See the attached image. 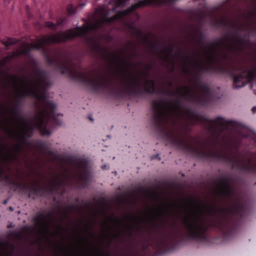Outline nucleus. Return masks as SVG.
<instances>
[{
  "instance_id": "1a4fd4ad",
  "label": "nucleus",
  "mask_w": 256,
  "mask_h": 256,
  "mask_svg": "<svg viewBox=\"0 0 256 256\" xmlns=\"http://www.w3.org/2000/svg\"><path fill=\"white\" fill-rule=\"evenodd\" d=\"M39 118V114L35 116L34 120H32L29 124L26 126V128L24 129V131H27L28 134H32L33 130L34 128L40 130V132L42 136H49L50 134V132L47 129V126L53 128L56 126H59L60 125L56 124L54 122L52 121V118H46L44 120V126H38V118Z\"/></svg>"
},
{
  "instance_id": "6e6552de",
  "label": "nucleus",
  "mask_w": 256,
  "mask_h": 256,
  "mask_svg": "<svg viewBox=\"0 0 256 256\" xmlns=\"http://www.w3.org/2000/svg\"><path fill=\"white\" fill-rule=\"evenodd\" d=\"M192 82L196 88L202 92L201 94L192 93L191 90L186 86L178 88L176 90V93L187 100L194 102L203 105L206 104L210 98V88L207 84L202 82L198 72L194 74Z\"/></svg>"
},
{
  "instance_id": "4d7b16f0",
  "label": "nucleus",
  "mask_w": 256,
  "mask_h": 256,
  "mask_svg": "<svg viewBox=\"0 0 256 256\" xmlns=\"http://www.w3.org/2000/svg\"><path fill=\"white\" fill-rule=\"evenodd\" d=\"M172 66H175L176 65H174V64H173Z\"/></svg>"
},
{
  "instance_id": "393cba45",
  "label": "nucleus",
  "mask_w": 256,
  "mask_h": 256,
  "mask_svg": "<svg viewBox=\"0 0 256 256\" xmlns=\"http://www.w3.org/2000/svg\"><path fill=\"white\" fill-rule=\"evenodd\" d=\"M58 24H54L50 22H45V26L52 30L55 29Z\"/></svg>"
},
{
  "instance_id": "473e14b6",
  "label": "nucleus",
  "mask_w": 256,
  "mask_h": 256,
  "mask_svg": "<svg viewBox=\"0 0 256 256\" xmlns=\"http://www.w3.org/2000/svg\"><path fill=\"white\" fill-rule=\"evenodd\" d=\"M249 57L252 59H256V51L254 52Z\"/></svg>"
},
{
  "instance_id": "f3484780",
  "label": "nucleus",
  "mask_w": 256,
  "mask_h": 256,
  "mask_svg": "<svg viewBox=\"0 0 256 256\" xmlns=\"http://www.w3.org/2000/svg\"><path fill=\"white\" fill-rule=\"evenodd\" d=\"M64 184V180L62 178H57L56 180H52L48 185L49 192L52 194L58 192Z\"/></svg>"
},
{
  "instance_id": "e433bc0d",
  "label": "nucleus",
  "mask_w": 256,
  "mask_h": 256,
  "mask_svg": "<svg viewBox=\"0 0 256 256\" xmlns=\"http://www.w3.org/2000/svg\"><path fill=\"white\" fill-rule=\"evenodd\" d=\"M4 179L6 180H9V176L8 175H5L4 176Z\"/></svg>"
},
{
  "instance_id": "5fc2aeb1",
  "label": "nucleus",
  "mask_w": 256,
  "mask_h": 256,
  "mask_svg": "<svg viewBox=\"0 0 256 256\" xmlns=\"http://www.w3.org/2000/svg\"><path fill=\"white\" fill-rule=\"evenodd\" d=\"M171 85H172V83H171V82H170V86H171Z\"/></svg>"
},
{
  "instance_id": "4c0bfd02",
  "label": "nucleus",
  "mask_w": 256,
  "mask_h": 256,
  "mask_svg": "<svg viewBox=\"0 0 256 256\" xmlns=\"http://www.w3.org/2000/svg\"><path fill=\"white\" fill-rule=\"evenodd\" d=\"M142 190V186H140L138 188H137V190L138 191V192H140Z\"/></svg>"
},
{
  "instance_id": "37998d69",
  "label": "nucleus",
  "mask_w": 256,
  "mask_h": 256,
  "mask_svg": "<svg viewBox=\"0 0 256 256\" xmlns=\"http://www.w3.org/2000/svg\"><path fill=\"white\" fill-rule=\"evenodd\" d=\"M89 119L92 122H93V120H94L93 118L91 116H89Z\"/></svg>"
},
{
  "instance_id": "2f4dec72",
  "label": "nucleus",
  "mask_w": 256,
  "mask_h": 256,
  "mask_svg": "<svg viewBox=\"0 0 256 256\" xmlns=\"http://www.w3.org/2000/svg\"><path fill=\"white\" fill-rule=\"evenodd\" d=\"M128 218H130L132 220L136 222V216H133V215H129L128 216Z\"/></svg>"
},
{
  "instance_id": "c03bdc74",
  "label": "nucleus",
  "mask_w": 256,
  "mask_h": 256,
  "mask_svg": "<svg viewBox=\"0 0 256 256\" xmlns=\"http://www.w3.org/2000/svg\"><path fill=\"white\" fill-rule=\"evenodd\" d=\"M190 201L192 202V204H195V203H196V202H195V200H190Z\"/></svg>"
},
{
  "instance_id": "72a5a7b5",
  "label": "nucleus",
  "mask_w": 256,
  "mask_h": 256,
  "mask_svg": "<svg viewBox=\"0 0 256 256\" xmlns=\"http://www.w3.org/2000/svg\"><path fill=\"white\" fill-rule=\"evenodd\" d=\"M12 78L13 81H14V82H16L18 80V77L16 76H12Z\"/></svg>"
},
{
  "instance_id": "f704fd0d",
  "label": "nucleus",
  "mask_w": 256,
  "mask_h": 256,
  "mask_svg": "<svg viewBox=\"0 0 256 256\" xmlns=\"http://www.w3.org/2000/svg\"><path fill=\"white\" fill-rule=\"evenodd\" d=\"M114 238H118L120 236V234L119 233H116V234H115L114 235Z\"/></svg>"
},
{
  "instance_id": "7c9ffc66",
  "label": "nucleus",
  "mask_w": 256,
  "mask_h": 256,
  "mask_svg": "<svg viewBox=\"0 0 256 256\" xmlns=\"http://www.w3.org/2000/svg\"><path fill=\"white\" fill-rule=\"evenodd\" d=\"M163 215L162 212H156L155 217L156 219H159L162 217Z\"/></svg>"
},
{
  "instance_id": "a211bd4d",
  "label": "nucleus",
  "mask_w": 256,
  "mask_h": 256,
  "mask_svg": "<svg viewBox=\"0 0 256 256\" xmlns=\"http://www.w3.org/2000/svg\"><path fill=\"white\" fill-rule=\"evenodd\" d=\"M21 103L22 101L19 98H16L14 106L10 110V112L18 119L20 120L25 122L26 120L20 115V107Z\"/></svg>"
},
{
  "instance_id": "4be33fe9",
  "label": "nucleus",
  "mask_w": 256,
  "mask_h": 256,
  "mask_svg": "<svg viewBox=\"0 0 256 256\" xmlns=\"http://www.w3.org/2000/svg\"><path fill=\"white\" fill-rule=\"evenodd\" d=\"M2 42L8 48L12 45L18 42V40L14 38H8L6 40H3Z\"/></svg>"
},
{
  "instance_id": "423d86ee",
  "label": "nucleus",
  "mask_w": 256,
  "mask_h": 256,
  "mask_svg": "<svg viewBox=\"0 0 256 256\" xmlns=\"http://www.w3.org/2000/svg\"><path fill=\"white\" fill-rule=\"evenodd\" d=\"M184 66L185 65H182ZM201 70L230 77L234 88L256 84V65H196Z\"/></svg>"
},
{
  "instance_id": "a19ab883",
  "label": "nucleus",
  "mask_w": 256,
  "mask_h": 256,
  "mask_svg": "<svg viewBox=\"0 0 256 256\" xmlns=\"http://www.w3.org/2000/svg\"><path fill=\"white\" fill-rule=\"evenodd\" d=\"M6 130L7 132H8V134H10L11 136H12V132H11L10 130H7V129H6Z\"/></svg>"
},
{
  "instance_id": "6e6d98bb",
  "label": "nucleus",
  "mask_w": 256,
  "mask_h": 256,
  "mask_svg": "<svg viewBox=\"0 0 256 256\" xmlns=\"http://www.w3.org/2000/svg\"><path fill=\"white\" fill-rule=\"evenodd\" d=\"M78 200L77 198V199L76 200V202H78Z\"/></svg>"
},
{
  "instance_id": "0eeeda50",
  "label": "nucleus",
  "mask_w": 256,
  "mask_h": 256,
  "mask_svg": "<svg viewBox=\"0 0 256 256\" xmlns=\"http://www.w3.org/2000/svg\"><path fill=\"white\" fill-rule=\"evenodd\" d=\"M158 56L164 62H180L181 64H200L202 62H212L217 59V52L208 47H204L202 52L196 54H174L172 48L170 46H166L162 48L158 53Z\"/></svg>"
},
{
  "instance_id": "09e8293b",
  "label": "nucleus",
  "mask_w": 256,
  "mask_h": 256,
  "mask_svg": "<svg viewBox=\"0 0 256 256\" xmlns=\"http://www.w3.org/2000/svg\"><path fill=\"white\" fill-rule=\"evenodd\" d=\"M28 198H30V193H29V194H28Z\"/></svg>"
},
{
  "instance_id": "58836bf2",
  "label": "nucleus",
  "mask_w": 256,
  "mask_h": 256,
  "mask_svg": "<svg viewBox=\"0 0 256 256\" xmlns=\"http://www.w3.org/2000/svg\"><path fill=\"white\" fill-rule=\"evenodd\" d=\"M252 111L253 113L255 112H256V107H254H254H253V108H252Z\"/></svg>"
},
{
  "instance_id": "79ce46f5",
  "label": "nucleus",
  "mask_w": 256,
  "mask_h": 256,
  "mask_svg": "<svg viewBox=\"0 0 256 256\" xmlns=\"http://www.w3.org/2000/svg\"><path fill=\"white\" fill-rule=\"evenodd\" d=\"M9 210H10V211H11V212H12V211H13V210H14L13 208H12V207H11V206H10V207L9 208Z\"/></svg>"
},
{
  "instance_id": "603ef678",
  "label": "nucleus",
  "mask_w": 256,
  "mask_h": 256,
  "mask_svg": "<svg viewBox=\"0 0 256 256\" xmlns=\"http://www.w3.org/2000/svg\"><path fill=\"white\" fill-rule=\"evenodd\" d=\"M60 221H62V222L63 220L62 218H60Z\"/></svg>"
},
{
  "instance_id": "4468645a",
  "label": "nucleus",
  "mask_w": 256,
  "mask_h": 256,
  "mask_svg": "<svg viewBox=\"0 0 256 256\" xmlns=\"http://www.w3.org/2000/svg\"><path fill=\"white\" fill-rule=\"evenodd\" d=\"M246 44L243 42L234 39L226 47L227 52L234 55H240L245 52Z\"/></svg>"
},
{
  "instance_id": "a878e982",
  "label": "nucleus",
  "mask_w": 256,
  "mask_h": 256,
  "mask_svg": "<svg viewBox=\"0 0 256 256\" xmlns=\"http://www.w3.org/2000/svg\"><path fill=\"white\" fill-rule=\"evenodd\" d=\"M125 226L128 233L129 236H131L132 235V232L133 231L132 227L128 224H126Z\"/></svg>"
},
{
  "instance_id": "c85d7f7f",
  "label": "nucleus",
  "mask_w": 256,
  "mask_h": 256,
  "mask_svg": "<svg viewBox=\"0 0 256 256\" xmlns=\"http://www.w3.org/2000/svg\"><path fill=\"white\" fill-rule=\"evenodd\" d=\"M67 10L69 12V14H72L74 12V9L73 8L71 4H68L67 6Z\"/></svg>"
},
{
  "instance_id": "cd10ccee",
  "label": "nucleus",
  "mask_w": 256,
  "mask_h": 256,
  "mask_svg": "<svg viewBox=\"0 0 256 256\" xmlns=\"http://www.w3.org/2000/svg\"><path fill=\"white\" fill-rule=\"evenodd\" d=\"M126 1L127 0H117L116 4L117 6H124L125 5Z\"/></svg>"
},
{
  "instance_id": "f8f14e48",
  "label": "nucleus",
  "mask_w": 256,
  "mask_h": 256,
  "mask_svg": "<svg viewBox=\"0 0 256 256\" xmlns=\"http://www.w3.org/2000/svg\"><path fill=\"white\" fill-rule=\"evenodd\" d=\"M54 215L55 212L54 211H49L47 213L46 216L42 212H39L38 216L34 218L33 221L35 224L38 226H40L44 224L48 231L49 230L50 221L48 220V218L53 222L56 223Z\"/></svg>"
},
{
  "instance_id": "412c9836",
  "label": "nucleus",
  "mask_w": 256,
  "mask_h": 256,
  "mask_svg": "<svg viewBox=\"0 0 256 256\" xmlns=\"http://www.w3.org/2000/svg\"><path fill=\"white\" fill-rule=\"evenodd\" d=\"M10 184H12L14 186L17 188H20L22 190L26 191L28 190V184H22L21 182L15 181H10Z\"/></svg>"
},
{
  "instance_id": "ea45409f",
  "label": "nucleus",
  "mask_w": 256,
  "mask_h": 256,
  "mask_svg": "<svg viewBox=\"0 0 256 256\" xmlns=\"http://www.w3.org/2000/svg\"><path fill=\"white\" fill-rule=\"evenodd\" d=\"M112 242V240L110 239V241L108 245L107 248H108L110 246Z\"/></svg>"
},
{
  "instance_id": "bb28decb",
  "label": "nucleus",
  "mask_w": 256,
  "mask_h": 256,
  "mask_svg": "<svg viewBox=\"0 0 256 256\" xmlns=\"http://www.w3.org/2000/svg\"><path fill=\"white\" fill-rule=\"evenodd\" d=\"M90 46L92 47V48L94 50H97L99 48L100 46L98 44L94 42V44H92L90 42H88Z\"/></svg>"
},
{
  "instance_id": "8fccbe9b",
  "label": "nucleus",
  "mask_w": 256,
  "mask_h": 256,
  "mask_svg": "<svg viewBox=\"0 0 256 256\" xmlns=\"http://www.w3.org/2000/svg\"><path fill=\"white\" fill-rule=\"evenodd\" d=\"M7 203V200H4V204H6Z\"/></svg>"
},
{
  "instance_id": "39448f33",
  "label": "nucleus",
  "mask_w": 256,
  "mask_h": 256,
  "mask_svg": "<svg viewBox=\"0 0 256 256\" xmlns=\"http://www.w3.org/2000/svg\"><path fill=\"white\" fill-rule=\"evenodd\" d=\"M36 78L32 82V97L40 101V109L38 110V126H44V120L46 118H52V121L57 125L62 122L56 114V106L47 98L46 91L51 85L49 73L44 70L36 67L34 70Z\"/></svg>"
},
{
  "instance_id": "ddd939ff",
  "label": "nucleus",
  "mask_w": 256,
  "mask_h": 256,
  "mask_svg": "<svg viewBox=\"0 0 256 256\" xmlns=\"http://www.w3.org/2000/svg\"><path fill=\"white\" fill-rule=\"evenodd\" d=\"M31 136L32 135L28 134L27 131L24 130L20 136H17V138L22 142V144H16L14 148L15 154H10V159L14 160H18L20 154L23 149V146L22 144H26L27 138H30Z\"/></svg>"
},
{
  "instance_id": "a18cd8bd",
  "label": "nucleus",
  "mask_w": 256,
  "mask_h": 256,
  "mask_svg": "<svg viewBox=\"0 0 256 256\" xmlns=\"http://www.w3.org/2000/svg\"><path fill=\"white\" fill-rule=\"evenodd\" d=\"M106 166H102V168L103 169V170H104L106 168Z\"/></svg>"
},
{
  "instance_id": "864d4df0",
  "label": "nucleus",
  "mask_w": 256,
  "mask_h": 256,
  "mask_svg": "<svg viewBox=\"0 0 256 256\" xmlns=\"http://www.w3.org/2000/svg\"><path fill=\"white\" fill-rule=\"evenodd\" d=\"M104 236H106V235H104ZM106 237H107V238H108V236H106Z\"/></svg>"
},
{
  "instance_id": "de8ad7c7",
  "label": "nucleus",
  "mask_w": 256,
  "mask_h": 256,
  "mask_svg": "<svg viewBox=\"0 0 256 256\" xmlns=\"http://www.w3.org/2000/svg\"><path fill=\"white\" fill-rule=\"evenodd\" d=\"M173 205H174V204H172V203H170V204H169V206H170V207H172Z\"/></svg>"
},
{
  "instance_id": "dca6fc26",
  "label": "nucleus",
  "mask_w": 256,
  "mask_h": 256,
  "mask_svg": "<svg viewBox=\"0 0 256 256\" xmlns=\"http://www.w3.org/2000/svg\"><path fill=\"white\" fill-rule=\"evenodd\" d=\"M36 146L42 150L44 154L47 155L49 157L55 159L57 158L56 154L52 150H48L49 147L46 143L43 141H38L36 144Z\"/></svg>"
},
{
  "instance_id": "3c124183",
  "label": "nucleus",
  "mask_w": 256,
  "mask_h": 256,
  "mask_svg": "<svg viewBox=\"0 0 256 256\" xmlns=\"http://www.w3.org/2000/svg\"><path fill=\"white\" fill-rule=\"evenodd\" d=\"M84 240H85L86 242H88V239H87V238H84Z\"/></svg>"
},
{
  "instance_id": "9d476101",
  "label": "nucleus",
  "mask_w": 256,
  "mask_h": 256,
  "mask_svg": "<svg viewBox=\"0 0 256 256\" xmlns=\"http://www.w3.org/2000/svg\"><path fill=\"white\" fill-rule=\"evenodd\" d=\"M104 58L110 62L111 64H128L129 58L127 52L125 50H120L106 52Z\"/></svg>"
},
{
  "instance_id": "c9c22d12",
  "label": "nucleus",
  "mask_w": 256,
  "mask_h": 256,
  "mask_svg": "<svg viewBox=\"0 0 256 256\" xmlns=\"http://www.w3.org/2000/svg\"><path fill=\"white\" fill-rule=\"evenodd\" d=\"M110 66L112 65H110ZM118 66H132V65H118ZM146 66H148V68H150V66H152V65H146Z\"/></svg>"
},
{
  "instance_id": "f03ea898",
  "label": "nucleus",
  "mask_w": 256,
  "mask_h": 256,
  "mask_svg": "<svg viewBox=\"0 0 256 256\" xmlns=\"http://www.w3.org/2000/svg\"><path fill=\"white\" fill-rule=\"evenodd\" d=\"M232 182V178L226 176L218 180L219 194L224 200L228 198L232 201V206L226 208L210 206L200 200L202 209L200 212L193 214L192 218L187 216L183 218L185 236L188 239L198 242L206 241L210 226L218 229L226 236H230L236 231L244 214L246 206L238 198H234Z\"/></svg>"
},
{
  "instance_id": "c756f323",
  "label": "nucleus",
  "mask_w": 256,
  "mask_h": 256,
  "mask_svg": "<svg viewBox=\"0 0 256 256\" xmlns=\"http://www.w3.org/2000/svg\"><path fill=\"white\" fill-rule=\"evenodd\" d=\"M4 173V168L0 166V179H2Z\"/></svg>"
},
{
  "instance_id": "6ab92c4d",
  "label": "nucleus",
  "mask_w": 256,
  "mask_h": 256,
  "mask_svg": "<svg viewBox=\"0 0 256 256\" xmlns=\"http://www.w3.org/2000/svg\"><path fill=\"white\" fill-rule=\"evenodd\" d=\"M21 81L22 82V83L24 84L26 88L25 90L23 92H20L18 96L16 98H19L20 100L22 98H26L27 96H30L32 97V94H33V88H27V86L28 84H32V82L26 80L24 78L21 79Z\"/></svg>"
},
{
  "instance_id": "13d9d810",
  "label": "nucleus",
  "mask_w": 256,
  "mask_h": 256,
  "mask_svg": "<svg viewBox=\"0 0 256 256\" xmlns=\"http://www.w3.org/2000/svg\"><path fill=\"white\" fill-rule=\"evenodd\" d=\"M2 65H0V66H2Z\"/></svg>"
},
{
  "instance_id": "aec40b11",
  "label": "nucleus",
  "mask_w": 256,
  "mask_h": 256,
  "mask_svg": "<svg viewBox=\"0 0 256 256\" xmlns=\"http://www.w3.org/2000/svg\"><path fill=\"white\" fill-rule=\"evenodd\" d=\"M78 208V206L75 204H69L66 210H63L64 216L65 218L70 220L69 212H74Z\"/></svg>"
},
{
  "instance_id": "b1692460",
  "label": "nucleus",
  "mask_w": 256,
  "mask_h": 256,
  "mask_svg": "<svg viewBox=\"0 0 256 256\" xmlns=\"http://www.w3.org/2000/svg\"><path fill=\"white\" fill-rule=\"evenodd\" d=\"M110 220L112 222H114L118 227L120 226L121 223L122 222V220L116 217L112 216L110 218Z\"/></svg>"
},
{
  "instance_id": "f257e3e1",
  "label": "nucleus",
  "mask_w": 256,
  "mask_h": 256,
  "mask_svg": "<svg viewBox=\"0 0 256 256\" xmlns=\"http://www.w3.org/2000/svg\"><path fill=\"white\" fill-rule=\"evenodd\" d=\"M152 106V114L150 118V122L154 129L164 132L166 142L168 144L177 150L192 152L198 158L222 160L232 164V168L242 172L256 174V162H253L251 158H248L247 164H245L222 152L207 151L206 142H202V146L199 148L190 144L186 135L189 124L186 126L184 132L180 130L166 132L164 130L168 118L172 116L173 113L186 116L193 126L198 122L203 124L208 132L214 136L220 135L225 130H235L236 122L226 120L220 117L210 120L189 108L184 112L182 110L184 105L180 98L172 101L168 99L166 102L162 100H154ZM252 138L256 142V134H254ZM252 156L256 159V152L253 153Z\"/></svg>"
},
{
  "instance_id": "7ed1b4c3",
  "label": "nucleus",
  "mask_w": 256,
  "mask_h": 256,
  "mask_svg": "<svg viewBox=\"0 0 256 256\" xmlns=\"http://www.w3.org/2000/svg\"><path fill=\"white\" fill-rule=\"evenodd\" d=\"M82 65H62V74L72 80L89 88L94 93L106 92L115 98H122L126 94L132 96H141L144 91L148 94H154L174 96L175 92L172 90L161 89L156 91V82L154 80H148L149 73L147 71L142 72L145 82L144 90L142 88L140 78L130 72L124 75L122 78L124 89L120 90L112 86L110 78L102 72L95 69L86 70Z\"/></svg>"
},
{
  "instance_id": "20e7f679",
  "label": "nucleus",
  "mask_w": 256,
  "mask_h": 256,
  "mask_svg": "<svg viewBox=\"0 0 256 256\" xmlns=\"http://www.w3.org/2000/svg\"><path fill=\"white\" fill-rule=\"evenodd\" d=\"M157 2L158 0H140L132 6L130 8L120 12L118 14L110 18H108V13L104 8H98L93 16L92 23L85 24L82 27L78 28L76 29L68 30L65 32H58L50 36H44V48L48 44L63 42L78 36H84L90 31L101 27L105 22H110L120 19L122 16L139 7L154 4Z\"/></svg>"
},
{
  "instance_id": "5701e85b",
  "label": "nucleus",
  "mask_w": 256,
  "mask_h": 256,
  "mask_svg": "<svg viewBox=\"0 0 256 256\" xmlns=\"http://www.w3.org/2000/svg\"><path fill=\"white\" fill-rule=\"evenodd\" d=\"M98 256H109L110 252L108 251L106 252L104 249H98L97 250Z\"/></svg>"
},
{
  "instance_id": "9b49d317",
  "label": "nucleus",
  "mask_w": 256,
  "mask_h": 256,
  "mask_svg": "<svg viewBox=\"0 0 256 256\" xmlns=\"http://www.w3.org/2000/svg\"><path fill=\"white\" fill-rule=\"evenodd\" d=\"M79 170L78 178L82 182V187H86L88 184L90 179V172L88 167V162L87 160L80 158L77 162Z\"/></svg>"
},
{
  "instance_id": "2eb2a0df",
  "label": "nucleus",
  "mask_w": 256,
  "mask_h": 256,
  "mask_svg": "<svg viewBox=\"0 0 256 256\" xmlns=\"http://www.w3.org/2000/svg\"><path fill=\"white\" fill-rule=\"evenodd\" d=\"M27 191L32 193L34 196H40L44 192H49L48 186H40L38 180L34 181V184H28Z\"/></svg>"
},
{
  "instance_id": "49530a36",
  "label": "nucleus",
  "mask_w": 256,
  "mask_h": 256,
  "mask_svg": "<svg viewBox=\"0 0 256 256\" xmlns=\"http://www.w3.org/2000/svg\"><path fill=\"white\" fill-rule=\"evenodd\" d=\"M254 94L256 96V90H253Z\"/></svg>"
}]
</instances>
